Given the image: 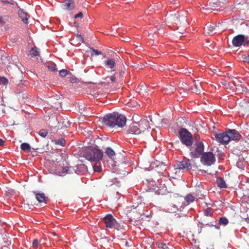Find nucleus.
Returning a JSON list of instances; mask_svg holds the SVG:
<instances>
[{"label": "nucleus", "instance_id": "37", "mask_svg": "<svg viewBox=\"0 0 249 249\" xmlns=\"http://www.w3.org/2000/svg\"><path fill=\"white\" fill-rule=\"evenodd\" d=\"M68 74V71L66 70L63 69L59 71V75L62 77H65Z\"/></svg>", "mask_w": 249, "mask_h": 249}, {"label": "nucleus", "instance_id": "17", "mask_svg": "<svg viewBox=\"0 0 249 249\" xmlns=\"http://www.w3.org/2000/svg\"><path fill=\"white\" fill-rule=\"evenodd\" d=\"M18 15L24 23L27 24L28 23V18L29 16L23 9H20L19 10Z\"/></svg>", "mask_w": 249, "mask_h": 249}, {"label": "nucleus", "instance_id": "10", "mask_svg": "<svg viewBox=\"0 0 249 249\" xmlns=\"http://www.w3.org/2000/svg\"><path fill=\"white\" fill-rule=\"evenodd\" d=\"M246 41L247 39L245 36L242 35H239L233 38L232 43L234 46L239 47L245 45Z\"/></svg>", "mask_w": 249, "mask_h": 249}, {"label": "nucleus", "instance_id": "42", "mask_svg": "<svg viewBox=\"0 0 249 249\" xmlns=\"http://www.w3.org/2000/svg\"><path fill=\"white\" fill-rule=\"evenodd\" d=\"M83 16V13L82 12H79V13H78L77 14L75 15L74 18H82Z\"/></svg>", "mask_w": 249, "mask_h": 249}, {"label": "nucleus", "instance_id": "48", "mask_svg": "<svg viewBox=\"0 0 249 249\" xmlns=\"http://www.w3.org/2000/svg\"><path fill=\"white\" fill-rule=\"evenodd\" d=\"M184 72L185 74H189L190 73H191V71H185Z\"/></svg>", "mask_w": 249, "mask_h": 249}, {"label": "nucleus", "instance_id": "33", "mask_svg": "<svg viewBox=\"0 0 249 249\" xmlns=\"http://www.w3.org/2000/svg\"><path fill=\"white\" fill-rule=\"evenodd\" d=\"M8 83V80L4 76L0 77V84L3 86H6Z\"/></svg>", "mask_w": 249, "mask_h": 249}, {"label": "nucleus", "instance_id": "50", "mask_svg": "<svg viewBox=\"0 0 249 249\" xmlns=\"http://www.w3.org/2000/svg\"><path fill=\"white\" fill-rule=\"evenodd\" d=\"M15 65L17 66V67H18V65L17 64V61H15Z\"/></svg>", "mask_w": 249, "mask_h": 249}, {"label": "nucleus", "instance_id": "8", "mask_svg": "<svg viewBox=\"0 0 249 249\" xmlns=\"http://www.w3.org/2000/svg\"><path fill=\"white\" fill-rule=\"evenodd\" d=\"M216 140L218 142L223 144H228L230 142V138L228 136L227 130L226 132L220 133H215Z\"/></svg>", "mask_w": 249, "mask_h": 249}, {"label": "nucleus", "instance_id": "29", "mask_svg": "<svg viewBox=\"0 0 249 249\" xmlns=\"http://www.w3.org/2000/svg\"><path fill=\"white\" fill-rule=\"evenodd\" d=\"M53 142L55 144L60 145L61 146H64L65 144V140L64 138H60L58 140H55L53 141Z\"/></svg>", "mask_w": 249, "mask_h": 249}, {"label": "nucleus", "instance_id": "28", "mask_svg": "<svg viewBox=\"0 0 249 249\" xmlns=\"http://www.w3.org/2000/svg\"><path fill=\"white\" fill-rule=\"evenodd\" d=\"M105 80H106V82L107 84H109L110 83H113L115 82L116 77L114 75H112L110 77H106ZM105 83V82H104Z\"/></svg>", "mask_w": 249, "mask_h": 249}, {"label": "nucleus", "instance_id": "35", "mask_svg": "<svg viewBox=\"0 0 249 249\" xmlns=\"http://www.w3.org/2000/svg\"><path fill=\"white\" fill-rule=\"evenodd\" d=\"M38 134L41 137L45 138L48 134V131L46 129H42L39 130Z\"/></svg>", "mask_w": 249, "mask_h": 249}, {"label": "nucleus", "instance_id": "14", "mask_svg": "<svg viewBox=\"0 0 249 249\" xmlns=\"http://www.w3.org/2000/svg\"><path fill=\"white\" fill-rule=\"evenodd\" d=\"M33 192L35 194L36 198L39 203H47L48 197L46 196L43 193L37 192L36 191H33Z\"/></svg>", "mask_w": 249, "mask_h": 249}, {"label": "nucleus", "instance_id": "1", "mask_svg": "<svg viewBox=\"0 0 249 249\" xmlns=\"http://www.w3.org/2000/svg\"><path fill=\"white\" fill-rule=\"evenodd\" d=\"M138 115H134L132 117L133 122L128 125L127 128V133L128 134L138 135L145 130L150 128L148 120L146 119L139 120Z\"/></svg>", "mask_w": 249, "mask_h": 249}, {"label": "nucleus", "instance_id": "9", "mask_svg": "<svg viewBox=\"0 0 249 249\" xmlns=\"http://www.w3.org/2000/svg\"><path fill=\"white\" fill-rule=\"evenodd\" d=\"M225 2V0H211L209 5L211 6V9L213 11L218 10L224 6Z\"/></svg>", "mask_w": 249, "mask_h": 249}, {"label": "nucleus", "instance_id": "4", "mask_svg": "<svg viewBox=\"0 0 249 249\" xmlns=\"http://www.w3.org/2000/svg\"><path fill=\"white\" fill-rule=\"evenodd\" d=\"M204 147L201 141L196 142L190 149V156L192 158H198L203 153Z\"/></svg>", "mask_w": 249, "mask_h": 249}, {"label": "nucleus", "instance_id": "30", "mask_svg": "<svg viewBox=\"0 0 249 249\" xmlns=\"http://www.w3.org/2000/svg\"><path fill=\"white\" fill-rule=\"evenodd\" d=\"M30 53L34 56L39 55V52L38 48L36 47L32 48L30 50Z\"/></svg>", "mask_w": 249, "mask_h": 249}, {"label": "nucleus", "instance_id": "21", "mask_svg": "<svg viewBox=\"0 0 249 249\" xmlns=\"http://www.w3.org/2000/svg\"><path fill=\"white\" fill-rule=\"evenodd\" d=\"M202 87L200 83H195L194 87L192 88L193 92H196V94H200L201 91Z\"/></svg>", "mask_w": 249, "mask_h": 249}, {"label": "nucleus", "instance_id": "44", "mask_svg": "<svg viewBox=\"0 0 249 249\" xmlns=\"http://www.w3.org/2000/svg\"><path fill=\"white\" fill-rule=\"evenodd\" d=\"M4 141L2 139H0V145L3 146L4 145Z\"/></svg>", "mask_w": 249, "mask_h": 249}, {"label": "nucleus", "instance_id": "26", "mask_svg": "<svg viewBox=\"0 0 249 249\" xmlns=\"http://www.w3.org/2000/svg\"><path fill=\"white\" fill-rule=\"evenodd\" d=\"M93 170L95 172H100L102 171V167L100 162H96L93 166Z\"/></svg>", "mask_w": 249, "mask_h": 249}, {"label": "nucleus", "instance_id": "19", "mask_svg": "<svg viewBox=\"0 0 249 249\" xmlns=\"http://www.w3.org/2000/svg\"><path fill=\"white\" fill-rule=\"evenodd\" d=\"M178 210V206L173 203L169 204L167 206V210L169 213H174L177 212Z\"/></svg>", "mask_w": 249, "mask_h": 249}, {"label": "nucleus", "instance_id": "41", "mask_svg": "<svg viewBox=\"0 0 249 249\" xmlns=\"http://www.w3.org/2000/svg\"><path fill=\"white\" fill-rule=\"evenodd\" d=\"M57 157V158H56L54 160H53V161L56 162L57 163H59L62 160V156L60 155H58Z\"/></svg>", "mask_w": 249, "mask_h": 249}, {"label": "nucleus", "instance_id": "15", "mask_svg": "<svg viewBox=\"0 0 249 249\" xmlns=\"http://www.w3.org/2000/svg\"><path fill=\"white\" fill-rule=\"evenodd\" d=\"M61 7L64 10H71L75 7L74 2L73 0H66Z\"/></svg>", "mask_w": 249, "mask_h": 249}, {"label": "nucleus", "instance_id": "38", "mask_svg": "<svg viewBox=\"0 0 249 249\" xmlns=\"http://www.w3.org/2000/svg\"><path fill=\"white\" fill-rule=\"evenodd\" d=\"M48 68L49 69V70L51 71H55L57 70L55 65L48 66Z\"/></svg>", "mask_w": 249, "mask_h": 249}, {"label": "nucleus", "instance_id": "24", "mask_svg": "<svg viewBox=\"0 0 249 249\" xmlns=\"http://www.w3.org/2000/svg\"><path fill=\"white\" fill-rule=\"evenodd\" d=\"M105 153L108 157L111 159L115 155V152L110 147H107L106 149Z\"/></svg>", "mask_w": 249, "mask_h": 249}, {"label": "nucleus", "instance_id": "2", "mask_svg": "<svg viewBox=\"0 0 249 249\" xmlns=\"http://www.w3.org/2000/svg\"><path fill=\"white\" fill-rule=\"evenodd\" d=\"M126 122V119L124 116L116 112L108 114L102 120L103 124L110 127L116 126L118 127H123L125 125Z\"/></svg>", "mask_w": 249, "mask_h": 249}, {"label": "nucleus", "instance_id": "43", "mask_svg": "<svg viewBox=\"0 0 249 249\" xmlns=\"http://www.w3.org/2000/svg\"><path fill=\"white\" fill-rule=\"evenodd\" d=\"M1 2L3 4H10V2L8 0H2Z\"/></svg>", "mask_w": 249, "mask_h": 249}, {"label": "nucleus", "instance_id": "31", "mask_svg": "<svg viewBox=\"0 0 249 249\" xmlns=\"http://www.w3.org/2000/svg\"><path fill=\"white\" fill-rule=\"evenodd\" d=\"M21 149L24 151H30L31 147L28 143H23L20 145Z\"/></svg>", "mask_w": 249, "mask_h": 249}, {"label": "nucleus", "instance_id": "46", "mask_svg": "<svg viewBox=\"0 0 249 249\" xmlns=\"http://www.w3.org/2000/svg\"><path fill=\"white\" fill-rule=\"evenodd\" d=\"M227 76H228V77L230 79H232V78H234L233 76H232L229 73H228V74H227Z\"/></svg>", "mask_w": 249, "mask_h": 249}, {"label": "nucleus", "instance_id": "7", "mask_svg": "<svg viewBox=\"0 0 249 249\" xmlns=\"http://www.w3.org/2000/svg\"><path fill=\"white\" fill-rule=\"evenodd\" d=\"M104 221L106 225V227L107 228H114L117 230H119L121 228L120 225L110 214L106 215L104 218Z\"/></svg>", "mask_w": 249, "mask_h": 249}, {"label": "nucleus", "instance_id": "32", "mask_svg": "<svg viewBox=\"0 0 249 249\" xmlns=\"http://www.w3.org/2000/svg\"><path fill=\"white\" fill-rule=\"evenodd\" d=\"M204 213L207 216H212L213 214V210L211 208H208L204 211Z\"/></svg>", "mask_w": 249, "mask_h": 249}, {"label": "nucleus", "instance_id": "52", "mask_svg": "<svg viewBox=\"0 0 249 249\" xmlns=\"http://www.w3.org/2000/svg\"><path fill=\"white\" fill-rule=\"evenodd\" d=\"M215 228L216 229H219L218 227H217L216 226H215Z\"/></svg>", "mask_w": 249, "mask_h": 249}, {"label": "nucleus", "instance_id": "51", "mask_svg": "<svg viewBox=\"0 0 249 249\" xmlns=\"http://www.w3.org/2000/svg\"><path fill=\"white\" fill-rule=\"evenodd\" d=\"M71 81V82H72V83H74V82H75V81H74V79H72Z\"/></svg>", "mask_w": 249, "mask_h": 249}, {"label": "nucleus", "instance_id": "49", "mask_svg": "<svg viewBox=\"0 0 249 249\" xmlns=\"http://www.w3.org/2000/svg\"><path fill=\"white\" fill-rule=\"evenodd\" d=\"M11 66L10 65H8L7 66V69L9 71L10 69H11Z\"/></svg>", "mask_w": 249, "mask_h": 249}, {"label": "nucleus", "instance_id": "22", "mask_svg": "<svg viewBox=\"0 0 249 249\" xmlns=\"http://www.w3.org/2000/svg\"><path fill=\"white\" fill-rule=\"evenodd\" d=\"M217 186L221 188H225L227 187V184L223 179L221 178H219L216 180Z\"/></svg>", "mask_w": 249, "mask_h": 249}, {"label": "nucleus", "instance_id": "40", "mask_svg": "<svg viewBox=\"0 0 249 249\" xmlns=\"http://www.w3.org/2000/svg\"><path fill=\"white\" fill-rule=\"evenodd\" d=\"M32 245L34 247L36 248H37L39 245L38 241L37 239L34 240Z\"/></svg>", "mask_w": 249, "mask_h": 249}, {"label": "nucleus", "instance_id": "34", "mask_svg": "<svg viewBox=\"0 0 249 249\" xmlns=\"http://www.w3.org/2000/svg\"><path fill=\"white\" fill-rule=\"evenodd\" d=\"M69 173V168L68 167H65L61 172H58V175L60 176H63Z\"/></svg>", "mask_w": 249, "mask_h": 249}, {"label": "nucleus", "instance_id": "5", "mask_svg": "<svg viewBox=\"0 0 249 249\" xmlns=\"http://www.w3.org/2000/svg\"><path fill=\"white\" fill-rule=\"evenodd\" d=\"M181 142L186 146H191L193 144L192 135L186 129L182 128L178 131Z\"/></svg>", "mask_w": 249, "mask_h": 249}, {"label": "nucleus", "instance_id": "20", "mask_svg": "<svg viewBox=\"0 0 249 249\" xmlns=\"http://www.w3.org/2000/svg\"><path fill=\"white\" fill-rule=\"evenodd\" d=\"M115 60L112 58L107 59L105 62V66L107 68L112 69L115 66Z\"/></svg>", "mask_w": 249, "mask_h": 249}, {"label": "nucleus", "instance_id": "13", "mask_svg": "<svg viewBox=\"0 0 249 249\" xmlns=\"http://www.w3.org/2000/svg\"><path fill=\"white\" fill-rule=\"evenodd\" d=\"M177 168L180 170L191 169L192 168V164L189 160H182L177 163Z\"/></svg>", "mask_w": 249, "mask_h": 249}, {"label": "nucleus", "instance_id": "16", "mask_svg": "<svg viewBox=\"0 0 249 249\" xmlns=\"http://www.w3.org/2000/svg\"><path fill=\"white\" fill-rule=\"evenodd\" d=\"M169 20L175 22H185L186 21L185 17L183 14L180 15L178 12L175 14L174 15H172L169 18Z\"/></svg>", "mask_w": 249, "mask_h": 249}, {"label": "nucleus", "instance_id": "36", "mask_svg": "<svg viewBox=\"0 0 249 249\" xmlns=\"http://www.w3.org/2000/svg\"><path fill=\"white\" fill-rule=\"evenodd\" d=\"M156 245L158 247V248L162 249H167L168 247L165 243L162 242H158L156 243Z\"/></svg>", "mask_w": 249, "mask_h": 249}, {"label": "nucleus", "instance_id": "3", "mask_svg": "<svg viewBox=\"0 0 249 249\" xmlns=\"http://www.w3.org/2000/svg\"><path fill=\"white\" fill-rule=\"evenodd\" d=\"M83 156L89 161L97 162L102 159L103 153L99 149L88 147L84 150Z\"/></svg>", "mask_w": 249, "mask_h": 249}, {"label": "nucleus", "instance_id": "27", "mask_svg": "<svg viewBox=\"0 0 249 249\" xmlns=\"http://www.w3.org/2000/svg\"><path fill=\"white\" fill-rule=\"evenodd\" d=\"M229 223V221L225 217H222L219 218L218 223L220 225L226 226Z\"/></svg>", "mask_w": 249, "mask_h": 249}, {"label": "nucleus", "instance_id": "12", "mask_svg": "<svg viewBox=\"0 0 249 249\" xmlns=\"http://www.w3.org/2000/svg\"><path fill=\"white\" fill-rule=\"evenodd\" d=\"M218 27L214 24H209L206 25L204 29L205 34L207 35H212L219 31Z\"/></svg>", "mask_w": 249, "mask_h": 249}, {"label": "nucleus", "instance_id": "25", "mask_svg": "<svg viewBox=\"0 0 249 249\" xmlns=\"http://www.w3.org/2000/svg\"><path fill=\"white\" fill-rule=\"evenodd\" d=\"M27 97V93L23 91L18 93V99L21 102H25V99Z\"/></svg>", "mask_w": 249, "mask_h": 249}, {"label": "nucleus", "instance_id": "11", "mask_svg": "<svg viewBox=\"0 0 249 249\" xmlns=\"http://www.w3.org/2000/svg\"><path fill=\"white\" fill-rule=\"evenodd\" d=\"M228 136L230 141L239 140L241 137V135L235 129H228L227 130Z\"/></svg>", "mask_w": 249, "mask_h": 249}, {"label": "nucleus", "instance_id": "47", "mask_svg": "<svg viewBox=\"0 0 249 249\" xmlns=\"http://www.w3.org/2000/svg\"><path fill=\"white\" fill-rule=\"evenodd\" d=\"M233 84L234 85V86H235L239 85V84H237V83H236V82H235V81H233Z\"/></svg>", "mask_w": 249, "mask_h": 249}, {"label": "nucleus", "instance_id": "45", "mask_svg": "<svg viewBox=\"0 0 249 249\" xmlns=\"http://www.w3.org/2000/svg\"><path fill=\"white\" fill-rule=\"evenodd\" d=\"M0 23H2V24H4L5 22L3 21V18L2 17H0Z\"/></svg>", "mask_w": 249, "mask_h": 249}, {"label": "nucleus", "instance_id": "18", "mask_svg": "<svg viewBox=\"0 0 249 249\" xmlns=\"http://www.w3.org/2000/svg\"><path fill=\"white\" fill-rule=\"evenodd\" d=\"M184 200L185 201L186 203H182L181 206H180V208H181V207L184 208V207L185 206L193 202L195 200V197L193 195H192L191 194H188L184 197Z\"/></svg>", "mask_w": 249, "mask_h": 249}, {"label": "nucleus", "instance_id": "39", "mask_svg": "<svg viewBox=\"0 0 249 249\" xmlns=\"http://www.w3.org/2000/svg\"><path fill=\"white\" fill-rule=\"evenodd\" d=\"M242 59L244 62H249V56L246 55L245 54H243L241 55Z\"/></svg>", "mask_w": 249, "mask_h": 249}, {"label": "nucleus", "instance_id": "6", "mask_svg": "<svg viewBox=\"0 0 249 249\" xmlns=\"http://www.w3.org/2000/svg\"><path fill=\"white\" fill-rule=\"evenodd\" d=\"M200 161L204 165L211 166L215 162V156L211 152H204L201 155Z\"/></svg>", "mask_w": 249, "mask_h": 249}, {"label": "nucleus", "instance_id": "23", "mask_svg": "<svg viewBox=\"0 0 249 249\" xmlns=\"http://www.w3.org/2000/svg\"><path fill=\"white\" fill-rule=\"evenodd\" d=\"M87 52L89 53L92 56L94 55H99L102 54V53L101 51L95 50L93 48H90L89 50L87 51Z\"/></svg>", "mask_w": 249, "mask_h": 249}]
</instances>
